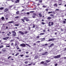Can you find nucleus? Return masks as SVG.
I'll return each mask as SVG.
<instances>
[{
  "label": "nucleus",
  "mask_w": 66,
  "mask_h": 66,
  "mask_svg": "<svg viewBox=\"0 0 66 66\" xmlns=\"http://www.w3.org/2000/svg\"><path fill=\"white\" fill-rule=\"evenodd\" d=\"M16 48L17 49H20V48H19V47L18 46V45H17L16 47Z\"/></svg>",
  "instance_id": "20"
},
{
  "label": "nucleus",
  "mask_w": 66,
  "mask_h": 66,
  "mask_svg": "<svg viewBox=\"0 0 66 66\" xmlns=\"http://www.w3.org/2000/svg\"><path fill=\"white\" fill-rule=\"evenodd\" d=\"M42 55H45V53L44 54H42Z\"/></svg>",
  "instance_id": "56"
},
{
  "label": "nucleus",
  "mask_w": 66,
  "mask_h": 66,
  "mask_svg": "<svg viewBox=\"0 0 66 66\" xmlns=\"http://www.w3.org/2000/svg\"><path fill=\"white\" fill-rule=\"evenodd\" d=\"M3 52H5L6 51V48H3L2 50Z\"/></svg>",
  "instance_id": "3"
},
{
  "label": "nucleus",
  "mask_w": 66,
  "mask_h": 66,
  "mask_svg": "<svg viewBox=\"0 0 66 66\" xmlns=\"http://www.w3.org/2000/svg\"><path fill=\"white\" fill-rule=\"evenodd\" d=\"M43 7L44 8H45V7H47V6L43 5Z\"/></svg>",
  "instance_id": "24"
},
{
  "label": "nucleus",
  "mask_w": 66,
  "mask_h": 66,
  "mask_svg": "<svg viewBox=\"0 0 66 66\" xmlns=\"http://www.w3.org/2000/svg\"><path fill=\"white\" fill-rule=\"evenodd\" d=\"M15 32V30H14V31H12L11 32H12V33H14Z\"/></svg>",
  "instance_id": "54"
},
{
  "label": "nucleus",
  "mask_w": 66,
  "mask_h": 66,
  "mask_svg": "<svg viewBox=\"0 0 66 66\" xmlns=\"http://www.w3.org/2000/svg\"><path fill=\"white\" fill-rule=\"evenodd\" d=\"M13 35L14 36H16V32H14L13 33Z\"/></svg>",
  "instance_id": "8"
},
{
  "label": "nucleus",
  "mask_w": 66,
  "mask_h": 66,
  "mask_svg": "<svg viewBox=\"0 0 66 66\" xmlns=\"http://www.w3.org/2000/svg\"><path fill=\"white\" fill-rule=\"evenodd\" d=\"M33 14L34 15H33L32 16V17L33 18H35V16H37V15H36V14L33 13Z\"/></svg>",
  "instance_id": "10"
},
{
  "label": "nucleus",
  "mask_w": 66,
  "mask_h": 66,
  "mask_svg": "<svg viewBox=\"0 0 66 66\" xmlns=\"http://www.w3.org/2000/svg\"><path fill=\"white\" fill-rule=\"evenodd\" d=\"M45 34V33H42L40 34L39 35H44Z\"/></svg>",
  "instance_id": "22"
},
{
  "label": "nucleus",
  "mask_w": 66,
  "mask_h": 66,
  "mask_svg": "<svg viewBox=\"0 0 66 66\" xmlns=\"http://www.w3.org/2000/svg\"><path fill=\"white\" fill-rule=\"evenodd\" d=\"M19 32L20 33H21L22 35H24V32H22L21 31H19Z\"/></svg>",
  "instance_id": "6"
},
{
  "label": "nucleus",
  "mask_w": 66,
  "mask_h": 66,
  "mask_svg": "<svg viewBox=\"0 0 66 66\" xmlns=\"http://www.w3.org/2000/svg\"><path fill=\"white\" fill-rule=\"evenodd\" d=\"M26 54H28V53H29V52H26Z\"/></svg>",
  "instance_id": "59"
},
{
  "label": "nucleus",
  "mask_w": 66,
  "mask_h": 66,
  "mask_svg": "<svg viewBox=\"0 0 66 66\" xmlns=\"http://www.w3.org/2000/svg\"><path fill=\"white\" fill-rule=\"evenodd\" d=\"M13 45H14V43H11V46H13Z\"/></svg>",
  "instance_id": "47"
},
{
  "label": "nucleus",
  "mask_w": 66,
  "mask_h": 66,
  "mask_svg": "<svg viewBox=\"0 0 66 66\" xmlns=\"http://www.w3.org/2000/svg\"><path fill=\"white\" fill-rule=\"evenodd\" d=\"M38 58V56L37 55H36L34 57L35 59H37Z\"/></svg>",
  "instance_id": "11"
},
{
  "label": "nucleus",
  "mask_w": 66,
  "mask_h": 66,
  "mask_svg": "<svg viewBox=\"0 0 66 66\" xmlns=\"http://www.w3.org/2000/svg\"><path fill=\"white\" fill-rule=\"evenodd\" d=\"M62 22L63 23L65 24V23H66V21H64Z\"/></svg>",
  "instance_id": "33"
},
{
  "label": "nucleus",
  "mask_w": 66,
  "mask_h": 66,
  "mask_svg": "<svg viewBox=\"0 0 66 66\" xmlns=\"http://www.w3.org/2000/svg\"><path fill=\"white\" fill-rule=\"evenodd\" d=\"M47 63H44V65H47Z\"/></svg>",
  "instance_id": "42"
},
{
  "label": "nucleus",
  "mask_w": 66,
  "mask_h": 66,
  "mask_svg": "<svg viewBox=\"0 0 66 66\" xmlns=\"http://www.w3.org/2000/svg\"><path fill=\"white\" fill-rule=\"evenodd\" d=\"M20 45V46H21V47H26V44H21Z\"/></svg>",
  "instance_id": "2"
},
{
  "label": "nucleus",
  "mask_w": 66,
  "mask_h": 66,
  "mask_svg": "<svg viewBox=\"0 0 66 66\" xmlns=\"http://www.w3.org/2000/svg\"><path fill=\"white\" fill-rule=\"evenodd\" d=\"M51 24L50 23H49L48 24V26H53V22H51Z\"/></svg>",
  "instance_id": "5"
},
{
  "label": "nucleus",
  "mask_w": 66,
  "mask_h": 66,
  "mask_svg": "<svg viewBox=\"0 0 66 66\" xmlns=\"http://www.w3.org/2000/svg\"><path fill=\"white\" fill-rule=\"evenodd\" d=\"M32 64H33V63H31L29 64L28 65H29V66H31V65Z\"/></svg>",
  "instance_id": "51"
},
{
  "label": "nucleus",
  "mask_w": 66,
  "mask_h": 66,
  "mask_svg": "<svg viewBox=\"0 0 66 66\" xmlns=\"http://www.w3.org/2000/svg\"><path fill=\"white\" fill-rule=\"evenodd\" d=\"M4 47V46L3 45H1L0 46V48H3Z\"/></svg>",
  "instance_id": "21"
},
{
  "label": "nucleus",
  "mask_w": 66,
  "mask_h": 66,
  "mask_svg": "<svg viewBox=\"0 0 66 66\" xmlns=\"http://www.w3.org/2000/svg\"><path fill=\"white\" fill-rule=\"evenodd\" d=\"M54 45V44L52 43V44L50 46V47H51L52 46H53Z\"/></svg>",
  "instance_id": "14"
},
{
  "label": "nucleus",
  "mask_w": 66,
  "mask_h": 66,
  "mask_svg": "<svg viewBox=\"0 0 66 66\" xmlns=\"http://www.w3.org/2000/svg\"><path fill=\"white\" fill-rule=\"evenodd\" d=\"M15 26H19V24H15Z\"/></svg>",
  "instance_id": "43"
},
{
  "label": "nucleus",
  "mask_w": 66,
  "mask_h": 66,
  "mask_svg": "<svg viewBox=\"0 0 66 66\" xmlns=\"http://www.w3.org/2000/svg\"><path fill=\"white\" fill-rule=\"evenodd\" d=\"M42 21L44 22V21H45V20L44 19H42Z\"/></svg>",
  "instance_id": "63"
},
{
  "label": "nucleus",
  "mask_w": 66,
  "mask_h": 66,
  "mask_svg": "<svg viewBox=\"0 0 66 66\" xmlns=\"http://www.w3.org/2000/svg\"><path fill=\"white\" fill-rule=\"evenodd\" d=\"M11 1H12V2H14L15 1V0H10Z\"/></svg>",
  "instance_id": "32"
},
{
  "label": "nucleus",
  "mask_w": 66,
  "mask_h": 66,
  "mask_svg": "<svg viewBox=\"0 0 66 66\" xmlns=\"http://www.w3.org/2000/svg\"><path fill=\"white\" fill-rule=\"evenodd\" d=\"M19 53H18L16 54L15 55V56H17V55H19Z\"/></svg>",
  "instance_id": "28"
},
{
  "label": "nucleus",
  "mask_w": 66,
  "mask_h": 66,
  "mask_svg": "<svg viewBox=\"0 0 66 66\" xmlns=\"http://www.w3.org/2000/svg\"><path fill=\"white\" fill-rule=\"evenodd\" d=\"M14 46H17V42H15Z\"/></svg>",
  "instance_id": "26"
},
{
  "label": "nucleus",
  "mask_w": 66,
  "mask_h": 66,
  "mask_svg": "<svg viewBox=\"0 0 66 66\" xmlns=\"http://www.w3.org/2000/svg\"><path fill=\"white\" fill-rule=\"evenodd\" d=\"M27 15H29V14H30V13L29 12H27Z\"/></svg>",
  "instance_id": "57"
},
{
  "label": "nucleus",
  "mask_w": 66,
  "mask_h": 66,
  "mask_svg": "<svg viewBox=\"0 0 66 66\" xmlns=\"http://www.w3.org/2000/svg\"><path fill=\"white\" fill-rule=\"evenodd\" d=\"M6 47H10V46H6Z\"/></svg>",
  "instance_id": "60"
},
{
  "label": "nucleus",
  "mask_w": 66,
  "mask_h": 66,
  "mask_svg": "<svg viewBox=\"0 0 66 66\" xmlns=\"http://www.w3.org/2000/svg\"><path fill=\"white\" fill-rule=\"evenodd\" d=\"M19 18V16H17L15 17V18H16V19H17V18Z\"/></svg>",
  "instance_id": "50"
},
{
  "label": "nucleus",
  "mask_w": 66,
  "mask_h": 66,
  "mask_svg": "<svg viewBox=\"0 0 66 66\" xmlns=\"http://www.w3.org/2000/svg\"><path fill=\"white\" fill-rule=\"evenodd\" d=\"M9 37H8L4 38H3V39L4 40H7V39H9Z\"/></svg>",
  "instance_id": "4"
},
{
  "label": "nucleus",
  "mask_w": 66,
  "mask_h": 66,
  "mask_svg": "<svg viewBox=\"0 0 66 66\" xmlns=\"http://www.w3.org/2000/svg\"><path fill=\"white\" fill-rule=\"evenodd\" d=\"M9 11V10L8 9H5L4 10V12H6V13H7V11Z\"/></svg>",
  "instance_id": "7"
},
{
  "label": "nucleus",
  "mask_w": 66,
  "mask_h": 66,
  "mask_svg": "<svg viewBox=\"0 0 66 66\" xmlns=\"http://www.w3.org/2000/svg\"><path fill=\"white\" fill-rule=\"evenodd\" d=\"M24 32V34H27V33H28V32L27 31H26Z\"/></svg>",
  "instance_id": "29"
},
{
  "label": "nucleus",
  "mask_w": 66,
  "mask_h": 66,
  "mask_svg": "<svg viewBox=\"0 0 66 66\" xmlns=\"http://www.w3.org/2000/svg\"><path fill=\"white\" fill-rule=\"evenodd\" d=\"M4 9V7H1L0 8V10H2Z\"/></svg>",
  "instance_id": "18"
},
{
  "label": "nucleus",
  "mask_w": 66,
  "mask_h": 66,
  "mask_svg": "<svg viewBox=\"0 0 66 66\" xmlns=\"http://www.w3.org/2000/svg\"><path fill=\"white\" fill-rule=\"evenodd\" d=\"M23 18L24 20H26V19H27V18L26 17H24Z\"/></svg>",
  "instance_id": "25"
},
{
  "label": "nucleus",
  "mask_w": 66,
  "mask_h": 66,
  "mask_svg": "<svg viewBox=\"0 0 66 66\" xmlns=\"http://www.w3.org/2000/svg\"><path fill=\"white\" fill-rule=\"evenodd\" d=\"M19 13V11H18L16 12V14H18Z\"/></svg>",
  "instance_id": "31"
},
{
  "label": "nucleus",
  "mask_w": 66,
  "mask_h": 66,
  "mask_svg": "<svg viewBox=\"0 0 66 66\" xmlns=\"http://www.w3.org/2000/svg\"><path fill=\"white\" fill-rule=\"evenodd\" d=\"M34 11H30V13H33V12H34Z\"/></svg>",
  "instance_id": "64"
},
{
  "label": "nucleus",
  "mask_w": 66,
  "mask_h": 66,
  "mask_svg": "<svg viewBox=\"0 0 66 66\" xmlns=\"http://www.w3.org/2000/svg\"><path fill=\"white\" fill-rule=\"evenodd\" d=\"M22 14H24V15H26L27 13L25 12H24L23 13H22Z\"/></svg>",
  "instance_id": "39"
},
{
  "label": "nucleus",
  "mask_w": 66,
  "mask_h": 66,
  "mask_svg": "<svg viewBox=\"0 0 66 66\" xmlns=\"http://www.w3.org/2000/svg\"><path fill=\"white\" fill-rule=\"evenodd\" d=\"M39 38V36H38L36 37L37 38Z\"/></svg>",
  "instance_id": "41"
},
{
  "label": "nucleus",
  "mask_w": 66,
  "mask_h": 66,
  "mask_svg": "<svg viewBox=\"0 0 66 66\" xmlns=\"http://www.w3.org/2000/svg\"><path fill=\"white\" fill-rule=\"evenodd\" d=\"M61 30L63 31H64V30H63V29H61Z\"/></svg>",
  "instance_id": "61"
},
{
  "label": "nucleus",
  "mask_w": 66,
  "mask_h": 66,
  "mask_svg": "<svg viewBox=\"0 0 66 66\" xmlns=\"http://www.w3.org/2000/svg\"><path fill=\"white\" fill-rule=\"evenodd\" d=\"M50 16H52V17L53 18L54 17V15L52 14H51L50 15Z\"/></svg>",
  "instance_id": "17"
},
{
  "label": "nucleus",
  "mask_w": 66,
  "mask_h": 66,
  "mask_svg": "<svg viewBox=\"0 0 66 66\" xmlns=\"http://www.w3.org/2000/svg\"><path fill=\"white\" fill-rule=\"evenodd\" d=\"M52 13L53 14H55V12L54 11L52 12Z\"/></svg>",
  "instance_id": "37"
},
{
  "label": "nucleus",
  "mask_w": 66,
  "mask_h": 66,
  "mask_svg": "<svg viewBox=\"0 0 66 66\" xmlns=\"http://www.w3.org/2000/svg\"><path fill=\"white\" fill-rule=\"evenodd\" d=\"M39 2H40V3H41L42 2V1H39Z\"/></svg>",
  "instance_id": "55"
},
{
  "label": "nucleus",
  "mask_w": 66,
  "mask_h": 66,
  "mask_svg": "<svg viewBox=\"0 0 66 66\" xmlns=\"http://www.w3.org/2000/svg\"><path fill=\"white\" fill-rule=\"evenodd\" d=\"M45 24V23L44 22H42V24Z\"/></svg>",
  "instance_id": "45"
},
{
  "label": "nucleus",
  "mask_w": 66,
  "mask_h": 66,
  "mask_svg": "<svg viewBox=\"0 0 66 66\" xmlns=\"http://www.w3.org/2000/svg\"><path fill=\"white\" fill-rule=\"evenodd\" d=\"M55 39H54L53 38H52V39H49L48 40V41H53V40H54Z\"/></svg>",
  "instance_id": "9"
},
{
  "label": "nucleus",
  "mask_w": 66,
  "mask_h": 66,
  "mask_svg": "<svg viewBox=\"0 0 66 66\" xmlns=\"http://www.w3.org/2000/svg\"><path fill=\"white\" fill-rule=\"evenodd\" d=\"M54 6L55 7H57V5L56 4H54Z\"/></svg>",
  "instance_id": "15"
},
{
  "label": "nucleus",
  "mask_w": 66,
  "mask_h": 66,
  "mask_svg": "<svg viewBox=\"0 0 66 66\" xmlns=\"http://www.w3.org/2000/svg\"><path fill=\"white\" fill-rule=\"evenodd\" d=\"M51 13H52V11L49 12H48V14H51Z\"/></svg>",
  "instance_id": "30"
},
{
  "label": "nucleus",
  "mask_w": 66,
  "mask_h": 66,
  "mask_svg": "<svg viewBox=\"0 0 66 66\" xmlns=\"http://www.w3.org/2000/svg\"><path fill=\"white\" fill-rule=\"evenodd\" d=\"M33 45L34 46H36V43H33Z\"/></svg>",
  "instance_id": "40"
},
{
  "label": "nucleus",
  "mask_w": 66,
  "mask_h": 66,
  "mask_svg": "<svg viewBox=\"0 0 66 66\" xmlns=\"http://www.w3.org/2000/svg\"><path fill=\"white\" fill-rule=\"evenodd\" d=\"M45 55H46L48 53V52L47 51L45 52V53H44Z\"/></svg>",
  "instance_id": "36"
},
{
  "label": "nucleus",
  "mask_w": 66,
  "mask_h": 66,
  "mask_svg": "<svg viewBox=\"0 0 66 66\" xmlns=\"http://www.w3.org/2000/svg\"><path fill=\"white\" fill-rule=\"evenodd\" d=\"M61 55H57L53 57L54 58H55V59H59V58H60Z\"/></svg>",
  "instance_id": "1"
},
{
  "label": "nucleus",
  "mask_w": 66,
  "mask_h": 66,
  "mask_svg": "<svg viewBox=\"0 0 66 66\" xmlns=\"http://www.w3.org/2000/svg\"><path fill=\"white\" fill-rule=\"evenodd\" d=\"M19 2V0H17L15 2L16 3H17V2Z\"/></svg>",
  "instance_id": "16"
},
{
  "label": "nucleus",
  "mask_w": 66,
  "mask_h": 66,
  "mask_svg": "<svg viewBox=\"0 0 66 66\" xmlns=\"http://www.w3.org/2000/svg\"><path fill=\"white\" fill-rule=\"evenodd\" d=\"M14 21H11L8 22V23H14Z\"/></svg>",
  "instance_id": "12"
},
{
  "label": "nucleus",
  "mask_w": 66,
  "mask_h": 66,
  "mask_svg": "<svg viewBox=\"0 0 66 66\" xmlns=\"http://www.w3.org/2000/svg\"><path fill=\"white\" fill-rule=\"evenodd\" d=\"M39 17H42V15H41V14L40 13L39 14Z\"/></svg>",
  "instance_id": "23"
},
{
  "label": "nucleus",
  "mask_w": 66,
  "mask_h": 66,
  "mask_svg": "<svg viewBox=\"0 0 66 66\" xmlns=\"http://www.w3.org/2000/svg\"><path fill=\"white\" fill-rule=\"evenodd\" d=\"M45 38H41V40H45Z\"/></svg>",
  "instance_id": "44"
},
{
  "label": "nucleus",
  "mask_w": 66,
  "mask_h": 66,
  "mask_svg": "<svg viewBox=\"0 0 66 66\" xmlns=\"http://www.w3.org/2000/svg\"><path fill=\"white\" fill-rule=\"evenodd\" d=\"M40 41H37L36 43H40Z\"/></svg>",
  "instance_id": "48"
},
{
  "label": "nucleus",
  "mask_w": 66,
  "mask_h": 66,
  "mask_svg": "<svg viewBox=\"0 0 66 66\" xmlns=\"http://www.w3.org/2000/svg\"><path fill=\"white\" fill-rule=\"evenodd\" d=\"M13 6V5H12L11 6H10V7H9L10 8H11V7H12Z\"/></svg>",
  "instance_id": "52"
},
{
  "label": "nucleus",
  "mask_w": 66,
  "mask_h": 66,
  "mask_svg": "<svg viewBox=\"0 0 66 66\" xmlns=\"http://www.w3.org/2000/svg\"><path fill=\"white\" fill-rule=\"evenodd\" d=\"M56 11H60V10L59 9H56Z\"/></svg>",
  "instance_id": "46"
},
{
  "label": "nucleus",
  "mask_w": 66,
  "mask_h": 66,
  "mask_svg": "<svg viewBox=\"0 0 66 66\" xmlns=\"http://www.w3.org/2000/svg\"><path fill=\"white\" fill-rule=\"evenodd\" d=\"M2 20H4V17H2Z\"/></svg>",
  "instance_id": "27"
},
{
  "label": "nucleus",
  "mask_w": 66,
  "mask_h": 66,
  "mask_svg": "<svg viewBox=\"0 0 66 66\" xmlns=\"http://www.w3.org/2000/svg\"><path fill=\"white\" fill-rule=\"evenodd\" d=\"M21 20H22V21L23 22H24V19H22Z\"/></svg>",
  "instance_id": "35"
},
{
  "label": "nucleus",
  "mask_w": 66,
  "mask_h": 66,
  "mask_svg": "<svg viewBox=\"0 0 66 66\" xmlns=\"http://www.w3.org/2000/svg\"><path fill=\"white\" fill-rule=\"evenodd\" d=\"M35 25H33V27H32V28H35Z\"/></svg>",
  "instance_id": "62"
},
{
  "label": "nucleus",
  "mask_w": 66,
  "mask_h": 66,
  "mask_svg": "<svg viewBox=\"0 0 66 66\" xmlns=\"http://www.w3.org/2000/svg\"><path fill=\"white\" fill-rule=\"evenodd\" d=\"M24 63L27 64H28V61H26V62H24Z\"/></svg>",
  "instance_id": "34"
},
{
  "label": "nucleus",
  "mask_w": 66,
  "mask_h": 66,
  "mask_svg": "<svg viewBox=\"0 0 66 66\" xmlns=\"http://www.w3.org/2000/svg\"><path fill=\"white\" fill-rule=\"evenodd\" d=\"M26 44V45L27 46H28V47H31V46H30V45H29V44Z\"/></svg>",
  "instance_id": "19"
},
{
  "label": "nucleus",
  "mask_w": 66,
  "mask_h": 66,
  "mask_svg": "<svg viewBox=\"0 0 66 66\" xmlns=\"http://www.w3.org/2000/svg\"><path fill=\"white\" fill-rule=\"evenodd\" d=\"M57 64L56 63L55 64V66H57Z\"/></svg>",
  "instance_id": "53"
},
{
  "label": "nucleus",
  "mask_w": 66,
  "mask_h": 66,
  "mask_svg": "<svg viewBox=\"0 0 66 66\" xmlns=\"http://www.w3.org/2000/svg\"><path fill=\"white\" fill-rule=\"evenodd\" d=\"M41 64H44V61H42L41 62Z\"/></svg>",
  "instance_id": "49"
},
{
  "label": "nucleus",
  "mask_w": 66,
  "mask_h": 66,
  "mask_svg": "<svg viewBox=\"0 0 66 66\" xmlns=\"http://www.w3.org/2000/svg\"><path fill=\"white\" fill-rule=\"evenodd\" d=\"M52 18L50 17H49L47 18V19L48 20H50V19H51Z\"/></svg>",
  "instance_id": "13"
},
{
  "label": "nucleus",
  "mask_w": 66,
  "mask_h": 66,
  "mask_svg": "<svg viewBox=\"0 0 66 66\" xmlns=\"http://www.w3.org/2000/svg\"><path fill=\"white\" fill-rule=\"evenodd\" d=\"M24 9H23L22 11L21 12H24Z\"/></svg>",
  "instance_id": "58"
},
{
  "label": "nucleus",
  "mask_w": 66,
  "mask_h": 66,
  "mask_svg": "<svg viewBox=\"0 0 66 66\" xmlns=\"http://www.w3.org/2000/svg\"><path fill=\"white\" fill-rule=\"evenodd\" d=\"M26 21H29V20L27 18V19L26 20Z\"/></svg>",
  "instance_id": "38"
}]
</instances>
